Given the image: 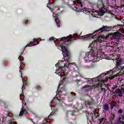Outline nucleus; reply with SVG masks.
<instances>
[{
    "label": "nucleus",
    "instance_id": "2f4dec72",
    "mask_svg": "<svg viewBox=\"0 0 124 124\" xmlns=\"http://www.w3.org/2000/svg\"><path fill=\"white\" fill-rule=\"evenodd\" d=\"M109 73V72H107L105 73H104L105 75H107V74H108Z\"/></svg>",
    "mask_w": 124,
    "mask_h": 124
},
{
    "label": "nucleus",
    "instance_id": "f704fd0d",
    "mask_svg": "<svg viewBox=\"0 0 124 124\" xmlns=\"http://www.w3.org/2000/svg\"><path fill=\"white\" fill-rule=\"evenodd\" d=\"M24 89H25V88L24 87V85L22 86V90H24Z\"/></svg>",
    "mask_w": 124,
    "mask_h": 124
},
{
    "label": "nucleus",
    "instance_id": "9b49d317",
    "mask_svg": "<svg viewBox=\"0 0 124 124\" xmlns=\"http://www.w3.org/2000/svg\"><path fill=\"white\" fill-rule=\"evenodd\" d=\"M124 59H117L116 60L117 65H120V64L124 63Z\"/></svg>",
    "mask_w": 124,
    "mask_h": 124
},
{
    "label": "nucleus",
    "instance_id": "0eeeda50",
    "mask_svg": "<svg viewBox=\"0 0 124 124\" xmlns=\"http://www.w3.org/2000/svg\"><path fill=\"white\" fill-rule=\"evenodd\" d=\"M28 113V111L26 109L24 108V107H22V108L20 110V112L19 113V116H23V115H25V114H27Z\"/></svg>",
    "mask_w": 124,
    "mask_h": 124
},
{
    "label": "nucleus",
    "instance_id": "4be33fe9",
    "mask_svg": "<svg viewBox=\"0 0 124 124\" xmlns=\"http://www.w3.org/2000/svg\"><path fill=\"white\" fill-rule=\"evenodd\" d=\"M65 90H64V88H62L60 90L61 93H62V92H65Z\"/></svg>",
    "mask_w": 124,
    "mask_h": 124
},
{
    "label": "nucleus",
    "instance_id": "58836bf2",
    "mask_svg": "<svg viewBox=\"0 0 124 124\" xmlns=\"http://www.w3.org/2000/svg\"><path fill=\"white\" fill-rule=\"evenodd\" d=\"M59 76H61V74H58Z\"/></svg>",
    "mask_w": 124,
    "mask_h": 124
},
{
    "label": "nucleus",
    "instance_id": "de8ad7c7",
    "mask_svg": "<svg viewBox=\"0 0 124 124\" xmlns=\"http://www.w3.org/2000/svg\"><path fill=\"white\" fill-rule=\"evenodd\" d=\"M56 96H58V94H57V95H56Z\"/></svg>",
    "mask_w": 124,
    "mask_h": 124
},
{
    "label": "nucleus",
    "instance_id": "49530a36",
    "mask_svg": "<svg viewBox=\"0 0 124 124\" xmlns=\"http://www.w3.org/2000/svg\"><path fill=\"white\" fill-rule=\"evenodd\" d=\"M58 28H60V27H59V26H58Z\"/></svg>",
    "mask_w": 124,
    "mask_h": 124
},
{
    "label": "nucleus",
    "instance_id": "6e6552de",
    "mask_svg": "<svg viewBox=\"0 0 124 124\" xmlns=\"http://www.w3.org/2000/svg\"><path fill=\"white\" fill-rule=\"evenodd\" d=\"M107 30H108V27L107 26H103L98 30L95 31V32H97V31H100L101 32H103V31H107Z\"/></svg>",
    "mask_w": 124,
    "mask_h": 124
},
{
    "label": "nucleus",
    "instance_id": "4468645a",
    "mask_svg": "<svg viewBox=\"0 0 124 124\" xmlns=\"http://www.w3.org/2000/svg\"><path fill=\"white\" fill-rule=\"evenodd\" d=\"M101 82L104 83V81H99L97 84L93 85L92 86V89H95V88H97V87H98V86L100 85V84H101Z\"/></svg>",
    "mask_w": 124,
    "mask_h": 124
},
{
    "label": "nucleus",
    "instance_id": "c03bdc74",
    "mask_svg": "<svg viewBox=\"0 0 124 124\" xmlns=\"http://www.w3.org/2000/svg\"><path fill=\"white\" fill-rule=\"evenodd\" d=\"M60 8H58V10H60Z\"/></svg>",
    "mask_w": 124,
    "mask_h": 124
},
{
    "label": "nucleus",
    "instance_id": "c9c22d12",
    "mask_svg": "<svg viewBox=\"0 0 124 124\" xmlns=\"http://www.w3.org/2000/svg\"><path fill=\"white\" fill-rule=\"evenodd\" d=\"M121 124H124V122H121Z\"/></svg>",
    "mask_w": 124,
    "mask_h": 124
},
{
    "label": "nucleus",
    "instance_id": "4c0bfd02",
    "mask_svg": "<svg viewBox=\"0 0 124 124\" xmlns=\"http://www.w3.org/2000/svg\"><path fill=\"white\" fill-rule=\"evenodd\" d=\"M55 66H58V64H56V65H55Z\"/></svg>",
    "mask_w": 124,
    "mask_h": 124
},
{
    "label": "nucleus",
    "instance_id": "37998d69",
    "mask_svg": "<svg viewBox=\"0 0 124 124\" xmlns=\"http://www.w3.org/2000/svg\"><path fill=\"white\" fill-rule=\"evenodd\" d=\"M14 124H16V122H15V123H14Z\"/></svg>",
    "mask_w": 124,
    "mask_h": 124
},
{
    "label": "nucleus",
    "instance_id": "e433bc0d",
    "mask_svg": "<svg viewBox=\"0 0 124 124\" xmlns=\"http://www.w3.org/2000/svg\"><path fill=\"white\" fill-rule=\"evenodd\" d=\"M19 72H22V70L20 69V70H19Z\"/></svg>",
    "mask_w": 124,
    "mask_h": 124
},
{
    "label": "nucleus",
    "instance_id": "a878e982",
    "mask_svg": "<svg viewBox=\"0 0 124 124\" xmlns=\"http://www.w3.org/2000/svg\"><path fill=\"white\" fill-rule=\"evenodd\" d=\"M116 76H114L113 77H111L109 78V79H110L111 80H112V79L114 78V77H116Z\"/></svg>",
    "mask_w": 124,
    "mask_h": 124
},
{
    "label": "nucleus",
    "instance_id": "f257e3e1",
    "mask_svg": "<svg viewBox=\"0 0 124 124\" xmlns=\"http://www.w3.org/2000/svg\"><path fill=\"white\" fill-rule=\"evenodd\" d=\"M94 33V32L93 34H88L85 36H80L78 35L77 33L74 34L73 36L72 35H70L69 36L66 37L62 38V40L64 42H69L72 41V38L74 37H78V39H83V40H87V39H91L92 36Z\"/></svg>",
    "mask_w": 124,
    "mask_h": 124
},
{
    "label": "nucleus",
    "instance_id": "5701e85b",
    "mask_svg": "<svg viewBox=\"0 0 124 124\" xmlns=\"http://www.w3.org/2000/svg\"><path fill=\"white\" fill-rule=\"evenodd\" d=\"M27 110L30 111V112H31V113H33V110H32V109H31V108H27Z\"/></svg>",
    "mask_w": 124,
    "mask_h": 124
},
{
    "label": "nucleus",
    "instance_id": "f8f14e48",
    "mask_svg": "<svg viewBox=\"0 0 124 124\" xmlns=\"http://www.w3.org/2000/svg\"><path fill=\"white\" fill-rule=\"evenodd\" d=\"M115 93L118 95V96H123V94L122 93V91H121V89H116L115 91Z\"/></svg>",
    "mask_w": 124,
    "mask_h": 124
},
{
    "label": "nucleus",
    "instance_id": "20e7f679",
    "mask_svg": "<svg viewBox=\"0 0 124 124\" xmlns=\"http://www.w3.org/2000/svg\"><path fill=\"white\" fill-rule=\"evenodd\" d=\"M60 47L62 48L64 59L68 61V60L70 59V53H69V51H68L66 48H65V46H60Z\"/></svg>",
    "mask_w": 124,
    "mask_h": 124
},
{
    "label": "nucleus",
    "instance_id": "9d476101",
    "mask_svg": "<svg viewBox=\"0 0 124 124\" xmlns=\"http://www.w3.org/2000/svg\"><path fill=\"white\" fill-rule=\"evenodd\" d=\"M121 37V33L120 32H115L113 34L112 37L113 38H119Z\"/></svg>",
    "mask_w": 124,
    "mask_h": 124
},
{
    "label": "nucleus",
    "instance_id": "a19ab883",
    "mask_svg": "<svg viewBox=\"0 0 124 124\" xmlns=\"http://www.w3.org/2000/svg\"><path fill=\"white\" fill-rule=\"evenodd\" d=\"M75 95H76V93H74Z\"/></svg>",
    "mask_w": 124,
    "mask_h": 124
},
{
    "label": "nucleus",
    "instance_id": "c756f323",
    "mask_svg": "<svg viewBox=\"0 0 124 124\" xmlns=\"http://www.w3.org/2000/svg\"><path fill=\"white\" fill-rule=\"evenodd\" d=\"M19 68H20V69H21V70L22 69L23 67L22 66V65H20Z\"/></svg>",
    "mask_w": 124,
    "mask_h": 124
},
{
    "label": "nucleus",
    "instance_id": "79ce46f5",
    "mask_svg": "<svg viewBox=\"0 0 124 124\" xmlns=\"http://www.w3.org/2000/svg\"><path fill=\"white\" fill-rule=\"evenodd\" d=\"M88 105H90V104H89V103H88Z\"/></svg>",
    "mask_w": 124,
    "mask_h": 124
},
{
    "label": "nucleus",
    "instance_id": "09e8293b",
    "mask_svg": "<svg viewBox=\"0 0 124 124\" xmlns=\"http://www.w3.org/2000/svg\"><path fill=\"white\" fill-rule=\"evenodd\" d=\"M123 5H124L123 6H124V4H123Z\"/></svg>",
    "mask_w": 124,
    "mask_h": 124
},
{
    "label": "nucleus",
    "instance_id": "cd10ccee",
    "mask_svg": "<svg viewBox=\"0 0 124 124\" xmlns=\"http://www.w3.org/2000/svg\"><path fill=\"white\" fill-rule=\"evenodd\" d=\"M53 17H54V18H57V16L56 14H53Z\"/></svg>",
    "mask_w": 124,
    "mask_h": 124
},
{
    "label": "nucleus",
    "instance_id": "7ed1b4c3",
    "mask_svg": "<svg viewBox=\"0 0 124 124\" xmlns=\"http://www.w3.org/2000/svg\"><path fill=\"white\" fill-rule=\"evenodd\" d=\"M91 38H93V39H95V38H97V39L95 40L90 45V46H91V47H95V45L96 44V43H97V42L101 43L104 41V39L105 38V37H104V35H99L98 36L96 34H95L93 36L92 35Z\"/></svg>",
    "mask_w": 124,
    "mask_h": 124
},
{
    "label": "nucleus",
    "instance_id": "b1692460",
    "mask_svg": "<svg viewBox=\"0 0 124 124\" xmlns=\"http://www.w3.org/2000/svg\"><path fill=\"white\" fill-rule=\"evenodd\" d=\"M77 2L78 4H82L81 3V0H78Z\"/></svg>",
    "mask_w": 124,
    "mask_h": 124
},
{
    "label": "nucleus",
    "instance_id": "473e14b6",
    "mask_svg": "<svg viewBox=\"0 0 124 124\" xmlns=\"http://www.w3.org/2000/svg\"><path fill=\"white\" fill-rule=\"evenodd\" d=\"M112 56H114V57H116V56H117V54H112Z\"/></svg>",
    "mask_w": 124,
    "mask_h": 124
},
{
    "label": "nucleus",
    "instance_id": "39448f33",
    "mask_svg": "<svg viewBox=\"0 0 124 124\" xmlns=\"http://www.w3.org/2000/svg\"><path fill=\"white\" fill-rule=\"evenodd\" d=\"M64 66L66 67H69L70 66V67H71L70 69L73 70V71H76L77 69V65H76V63L75 62L65 63Z\"/></svg>",
    "mask_w": 124,
    "mask_h": 124
},
{
    "label": "nucleus",
    "instance_id": "aec40b11",
    "mask_svg": "<svg viewBox=\"0 0 124 124\" xmlns=\"http://www.w3.org/2000/svg\"><path fill=\"white\" fill-rule=\"evenodd\" d=\"M55 21L56 24H60V20H59V18H58V17L55 18Z\"/></svg>",
    "mask_w": 124,
    "mask_h": 124
},
{
    "label": "nucleus",
    "instance_id": "1a4fd4ad",
    "mask_svg": "<svg viewBox=\"0 0 124 124\" xmlns=\"http://www.w3.org/2000/svg\"><path fill=\"white\" fill-rule=\"evenodd\" d=\"M78 7L75 6L74 7V10H75L76 11H80V10H82V4H78Z\"/></svg>",
    "mask_w": 124,
    "mask_h": 124
},
{
    "label": "nucleus",
    "instance_id": "bb28decb",
    "mask_svg": "<svg viewBox=\"0 0 124 124\" xmlns=\"http://www.w3.org/2000/svg\"><path fill=\"white\" fill-rule=\"evenodd\" d=\"M55 40V38L53 37H51L50 39H49V40L51 41V40Z\"/></svg>",
    "mask_w": 124,
    "mask_h": 124
},
{
    "label": "nucleus",
    "instance_id": "f03ea898",
    "mask_svg": "<svg viewBox=\"0 0 124 124\" xmlns=\"http://www.w3.org/2000/svg\"><path fill=\"white\" fill-rule=\"evenodd\" d=\"M106 9L104 8H102L101 9H100L99 12L96 11L93 9H88L87 10L83 11V13H85V14H87V15H89V14H91V15H93V13H96V15L98 14L99 15H100V16L103 15L104 13H106Z\"/></svg>",
    "mask_w": 124,
    "mask_h": 124
},
{
    "label": "nucleus",
    "instance_id": "6ab92c4d",
    "mask_svg": "<svg viewBox=\"0 0 124 124\" xmlns=\"http://www.w3.org/2000/svg\"><path fill=\"white\" fill-rule=\"evenodd\" d=\"M114 118H115V115L112 114L111 116L109 117V120L111 122V121H113V120H114Z\"/></svg>",
    "mask_w": 124,
    "mask_h": 124
},
{
    "label": "nucleus",
    "instance_id": "72a5a7b5",
    "mask_svg": "<svg viewBox=\"0 0 124 124\" xmlns=\"http://www.w3.org/2000/svg\"><path fill=\"white\" fill-rule=\"evenodd\" d=\"M63 67V66L59 68V69H62V68Z\"/></svg>",
    "mask_w": 124,
    "mask_h": 124
},
{
    "label": "nucleus",
    "instance_id": "c85d7f7f",
    "mask_svg": "<svg viewBox=\"0 0 124 124\" xmlns=\"http://www.w3.org/2000/svg\"><path fill=\"white\" fill-rule=\"evenodd\" d=\"M121 2L122 3V4H124V0H121Z\"/></svg>",
    "mask_w": 124,
    "mask_h": 124
},
{
    "label": "nucleus",
    "instance_id": "f3484780",
    "mask_svg": "<svg viewBox=\"0 0 124 124\" xmlns=\"http://www.w3.org/2000/svg\"><path fill=\"white\" fill-rule=\"evenodd\" d=\"M90 89V86H86L82 88V90H84V91H89Z\"/></svg>",
    "mask_w": 124,
    "mask_h": 124
},
{
    "label": "nucleus",
    "instance_id": "ea45409f",
    "mask_svg": "<svg viewBox=\"0 0 124 124\" xmlns=\"http://www.w3.org/2000/svg\"><path fill=\"white\" fill-rule=\"evenodd\" d=\"M78 35H80V36H81V33L80 34V35H78V34H77Z\"/></svg>",
    "mask_w": 124,
    "mask_h": 124
},
{
    "label": "nucleus",
    "instance_id": "393cba45",
    "mask_svg": "<svg viewBox=\"0 0 124 124\" xmlns=\"http://www.w3.org/2000/svg\"><path fill=\"white\" fill-rule=\"evenodd\" d=\"M118 113H119V114H122L123 113V110L119 109L118 111Z\"/></svg>",
    "mask_w": 124,
    "mask_h": 124
},
{
    "label": "nucleus",
    "instance_id": "2eb2a0df",
    "mask_svg": "<svg viewBox=\"0 0 124 124\" xmlns=\"http://www.w3.org/2000/svg\"><path fill=\"white\" fill-rule=\"evenodd\" d=\"M93 112L94 114L92 116V117L93 118H93L95 119V118H97V117H98V113L95 112H96L95 109H94Z\"/></svg>",
    "mask_w": 124,
    "mask_h": 124
},
{
    "label": "nucleus",
    "instance_id": "a211bd4d",
    "mask_svg": "<svg viewBox=\"0 0 124 124\" xmlns=\"http://www.w3.org/2000/svg\"><path fill=\"white\" fill-rule=\"evenodd\" d=\"M103 108L104 110H108L109 109V106H108V104H105L103 106Z\"/></svg>",
    "mask_w": 124,
    "mask_h": 124
},
{
    "label": "nucleus",
    "instance_id": "dca6fc26",
    "mask_svg": "<svg viewBox=\"0 0 124 124\" xmlns=\"http://www.w3.org/2000/svg\"><path fill=\"white\" fill-rule=\"evenodd\" d=\"M105 119L102 118H101L100 119H99V123L100 124H102L104 123V121H105Z\"/></svg>",
    "mask_w": 124,
    "mask_h": 124
},
{
    "label": "nucleus",
    "instance_id": "7c9ffc66",
    "mask_svg": "<svg viewBox=\"0 0 124 124\" xmlns=\"http://www.w3.org/2000/svg\"><path fill=\"white\" fill-rule=\"evenodd\" d=\"M21 56H19L18 58V59L19 60V61L21 62V58H20Z\"/></svg>",
    "mask_w": 124,
    "mask_h": 124
},
{
    "label": "nucleus",
    "instance_id": "ddd939ff",
    "mask_svg": "<svg viewBox=\"0 0 124 124\" xmlns=\"http://www.w3.org/2000/svg\"><path fill=\"white\" fill-rule=\"evenodd\" d=\"M34 41H36L37 44H33V43L31 42L30 44H29L27 45L26 46L29 47L30 46H34L38 44V42H37V40H36V39H34Z\"/></svg>",
    "mask_w": 124,
    "mask_h": 124
},
{
    "label": "nucleus",
    "instance_id": "412c9836",
    "mask_svg": "<svg viewBox=\"0 0 124 124\" xmlns=\"http://www.w3.org/2000/svg\"><path fill=\"white\" fill-rule=\"evenodd\" d=\"M102 124H110V123H109V122H108L107 120H105Z\"/></svg>",
    "mask_w": 124,
    "mask_h": 124
},
{
    "label": "nucleus",
    "instance_id": "a18cd8bd",
    "mask_svg": "<svg viewBox=\"0 0 124 124\" xmlns=\"http://www.w3.org/2000/svg\"><path fill=\"white\" fill-rule=\"evenodd\" d=\"M22 81H24V78H22Z\"/></svg>",
    "mask_w": 124,
    "mask_h": 124
},
{
    "label": "nucleus",
    "instance_id": "423d86ee",
    "mask_svg": "<svg viewBox=\"0 0 124 124\" xmlns=\"http://www.w3.org/2000/svg\"><path fill=\"white\" fill-rule=\"evenodd\" d=\"M63 99H64V98H62L61 96H59L56 98H54L52 101V102H58V101H62V100H63Z\"/></svg>",
    "mask_w": 124,
    "mask_h": 124
}]
</instances>
